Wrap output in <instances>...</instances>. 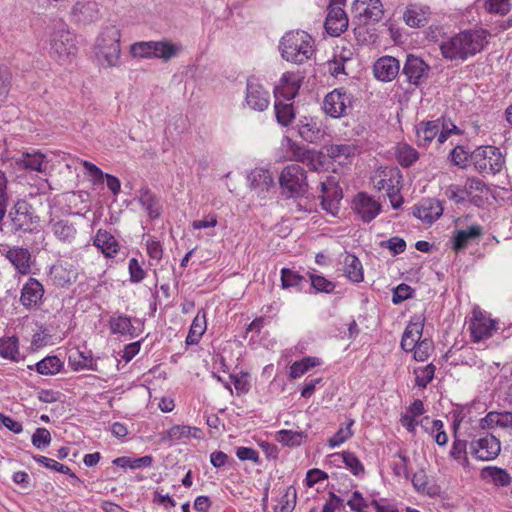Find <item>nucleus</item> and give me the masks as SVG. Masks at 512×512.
Here are the masks:
<instances>
[{
	"instance_id": "nucleus-1",
	"label": "nucleus",
	"mask_w": 512,
	"mask_h": 512,
	"mask_svg": "<svg viewBox=\"0 0 512 512\" xmlns=\"http://www.w3.org/2000/svg\"><path fill=\"white\" fill-rule=\"evenodd\" d=\"M486 43L483 30H466L443 40L440 44L442 56L450 61H465L479 53Z\"/></svg>"
},
{
	"instance_id": "nucleus-2",
	"label": "nucleus",
	"mask_w": 512,
	"mask_h": 512,
	"mask_svg": "<svg viewBox=\"0 0 512 512\" xmlns=\"http://www.w3.org/2000/svg\"><path fill=\"white\" fill-rule=\"evenodd\" d=\"M282 57L289 62L302 64L310 59L314 52V40L305 31H290L280 41Z\"/></svg>"
},
{
	"instance_id": "nucleus-3",
	"label": "nucleus",
	"mask_w": 512,
	"mask_h": 512,
	"mask_svg": "<svg viewBox=\"0 0 512 512\" xmlns=\"http://www.w3.org/2000/svg\"><path fill=\"white\" fill-rule=\"evenodd\" d=\"M120 39L121 33L116 26L109 25L102 29L95 44V53L102 66L118 65L121 54Z\"/></svg>"
},
{
	"instance_id": "nucleus-4",
	"label": "nucleus",
	"mask_w": 512,
	"mask_h": 512,
	"mask_svg": "<svg viewBox=\"0 0 512 512\" xmlns=\"http://www.w3.org/2000/svg\"><path fill=\"white\" fill-rule=\"evenodd\" d=\"M8 219L14 233H32L37 230L40 218L35 214L32 205L26 200H18L10 208Z\"/></svg>"
},
{
	"instance_id": "nucleus-5",
	"label": "nucleus",
	"mask_w": 512,
	"mask_h": 512,
	"mask_svg": "<svg viewBox=\"0 0 512 512\" xmlns=\"http://www.w3.org/2000/svg\"><path fill=\"white\" fill-rule=\"evenodd\" d=\"M279 184L286 197L303 196L308 190L305 169L298 164L287 165L279 176Z\"/></svg>"
},
{
	"instance_id": "nucleus-6",
	"label": "nucleus",
	"mask_w": 512,
	"mask_h": 512,
	"mask_svg": "<svg viewBox=\"0 0 512 512\" xmlns=\"http://www.w3.org/2000/svg\"><path fill=\"white\" fill-rule=\"evenodd\" d=\"M471 158L476 170L483 174L494 175L501 170L504 164L501 152L494 146L477 148Z\"/></svg>"
},
{
	"instance_id": "nucleus-7",
	"label": "nucleus",
	"mask_w": 512,
	"mask_h": 512,
	"mask_svg": "<svg viewBox=\"0 0 512 512\" xmlns=\"http://www.w3.org/2000/svg\"><path fill=\"white\" fill-rule=\"evenodd\" d=\"M0 254L13 266L20 275L31 272L33 259L31 252L22 246H8L0 243Z\"/></svg>"
},
{
	"instance_id": "nucleus-8",
	"label": "nucleus",
	"mask_w": 512,
	"mask_h": 512,
	"mask_svg": "<svg viewBox=\"0 0 512 512\" xmlns=\"http://www.w3.org/2000/svg\"><path fill=\"white\" fill-rule=\"evenodd\" d=\"M376 187L379 190L386 191L391 205L394 209L400 208L403 198L400 195L401 173L398 168H386L380 175Z\"/></svg>"
},
{
	"instance_id": "nucleus-9",
	"label": "nucleus",
	"mask_w": 512,
	"mask_h": 512,
	"mask_svg": "<svg viewBox=\"0 0 512 512\" xmlns=\"http://www.w3.org/2000/svg\"><path fill=\"white\" fill-rule=\"evenodd\" d=\"M353 96L343 88L334 89L328 93L323 102L324 112L332 118H341L347 115L352 107Z\"/></svg>"
},
{
	"instance_id": "nucleus-10",
	"label": "nucleus",
	"mask_w": 512,
	"mask_h": 512,
	"mask_svg": "<svg viewBox=\"0 0 512 512\" xmlns=\"http://www.w3.org/2000/svg\"><path fill=\"white\" fill-rule=\"evenodd\" d=\"M496 324L495 320L488 317L479 308H475L468 326L472 341L478 343L492 337L497 330Z\"/></svg>"
},
{
	"instance_id": "nucleus-11",
	"label": "nucleus",
	"mask_w": 512,
	"mask_h": 512,
	"mask_svg": "<svg viewBox=\"0 0 512 512\" xmlns=\"http://www.w3.org/2000/svg\"><path fill=\"white\" fill-rule=\"evenodd\" d=\"M51 52L63 62L76 54L75 39L72 33L65 27L55 30L51 35Z\"/></svg>"
},
{
	"instance_id": "nucleus-12",
	"label": "nucleus",
	"mask_w": 512,
	"mask_h": 512,
	"mask_svg": "<svg viewBox=\"0 0 512 512\" xmlns=\"http://www.w3.org/2000/svg\"><path fill=\"white\" fill-rule=\"evenodd\" d=\"M501 451L500 441L491 434L474 439L470 443V452L478 460L490 461L495 459Z\"/></svg>"
},
{
	"instance_id": "nucleus-13",
	"label": "nucleus",
	"mask_w": 512,
	"mask_h": 512,
	"mask_svg": "<svg viewBox=\"0 0 512 512\" xmlns=\"http://www.w3.org/2000/svg\"><path fill=\"white\" fill-rule=\"evenodd\" d=\"M430 67L421 58L409 55L404 64L402 75L414 86H420L429 76Z\"/></svg>"
},
{
	"instance_id": "nucleus-14",
	"label": "nucleus",
	"mask_w": 512,
	"mask_h": 512,
	"mask_svg": "<svg viewBox=\"0 0 512 512\" xmlns=\"http://www.w3.org/2000/svg\"><path fill=\"white\" fill-rule=\"evenodd\" d=\"M352 208L363 222L369 223L380 213L381 204L366 193H358L353 200Z\"/></svg>"
},
{
	"instance_id": "nucleus-15",
	"label": "nucleus",
	"mask_w": 512,
	"mask_h": 512,
	"mask_svg": "<svg viewBox=\"0 0 512 512\" xmlns=\"http://www.w3.org/2000/svg\"><path fill=\"white\" fill-rule=\"evenodd\" d=\"M269 92L258 83L257 79L249 78L247 81L246 104L255 111H264L270 103Z\"/></svg>"
},
{
	"instance_id": "nucleus-16",
	"label": "nucleus",
	"mask_w": 512,
	"mask_h": 512,
	"mask_svg": "<svg viewBox=\"0 0 512 512\" xmlns=\"http://www.w3.org/2000/svg\"><path fill=\"white\" fill-rule=\"evenodd\" d=\"M348 27V18L340 5L330 4L325 20V29L331 36H339Z\"/></svg>"
},
{
	"instance_id": "nucleus-17",
	"label": "nucleus",
	"mask_w": 512,
	"mask_h": 512,
	"mask_svg": "<svg viewBox=\"0 0 512 512\" xmlns=\"http://www.w3.org/2000/svg\"><path fill=\"white\" fill-rule=\"evenodd\" d=\"M443 213V207L439 200L434 198L423 199L413 209V215L421 221L431 224Z\"/></svg>"
},
{
	"instance_id": "nucleus-18",
	"label": "nucleus",
	"mask_w": 512,
	"mask_h": 512,
	"mask_svg": "<svg viewBox=\"0 0 512 512\" xmlns=\"http://www.w3.org/2000/svg\"><path fill=\"white\" fill-rule=\"evenodd\" d=\"M297 126L299 136L309 143H318L325 136V130L315 118L303 117L299 120Z\"/></svg>"
},
{
	"instance_id": "nucleus-19",
	"label": "nucleus",
	"mask_w": 512,
	"mask_h": 512,
	"mask_svg": "<svg viewBox=\"0 0 512 512\" xmlns=\"http://www.w3.org/2000/svg\"><path fill=\"white\" fill-rule=\"evenodd\" d=\"M43 296V285L37 279L30 277L21 289L20 302L26 308H33L41 302Z\"/></svg>"
},
{
	"instance_id": "nucleus-20",
	"label": "nucleus",
	"mask_w": 512,
	"mask_h": 512,
	"mask_svg": "<svg viewBox=\"0 0 512 512\" xmlns=\"http://www.w3.org/2000/svg\"><path fill=\"white\" fill-rule=\"evenodd\" d=\"M399 69V61L392 56L379 58L373 66L375 77L383 82L392 81L399 74Z\"/></svg>"
},
{
	"instance_id": "nucleus-21",
	"label": "nucleus",
	"mask_w": 512,
	"mask_h": 512,
	"mask_svg": "<svg viewBox=\"0 0 512 512\" xmlns=\"http://www.w3.org/2000/svg\"><path fill=\"white\" fill-rule=\"evenodd\" d=\"M247 180L249 182V186L252 190H254L259 196L269 190L270 187L274 184V178L272 173L263 168H255L253 169Z\"/></svg>"
},
{
	"instance_id": "nucleus-22",
	"label": "nucleus",
	"mask_w": 512,
	"mask_h": 512,
	"mask_svg": "<svg viewBox=\"0 0 512 512\" xmlns=\"http://www.w3.org/2000/svg\"><path fill=\"white\" fill-rule=\"evenodd\" d=\"M71 15L77 22L91 23L99 18V7L95 1H77Z\"/></svg>"
},
{
	"instance_id": "nucleus-23",
	"label": "nucleus",
	"mask_w": 512,
	"mask_h": 512,
	"mask_svg": "<svg viewBox=\"0 0 512 512\" xmlns=\"http://www.w3.org/2000/svg\"><path fill=\"white\" fill-rule=\"evenodd\" d=\"M300 85L301 79L297 74L286 72L275 87V93L282 96L286 101H290L298 94Z\"/></svg>"
},
{
	"instance_id": "nucleus-24",
	"label": "nucleus",
	"mask_w": 512,
	"mask_h": 512,
	"mask_svg": "<svg viewBox=\"0 0 512 512\" xmlns=\"http://www.w3.org/2000/svg\"><path fill=\"white\" fill-rule=\"evenodd\" d=\"M51 278L55 285L59 287H66L74 282L78 278V270L72 264H58L54 265L50 271Z\"/></svg>"
},
{
	"instance_id": "nucleus-25",
	"label": "nucleus",
	"mask_w": 512,
	"mask_h": 512,
	"mask_svg": "<svg viewBox=\"0 0 512 512\" xmlns=\"http://www.w3.org/2000/svg\"><path fill=\"white\" fill-rule=\"evenodd\" d=\"M53 235L62 243L73 244L76 241L78 230L76 225L68 219H60L51 223Z\"/></svg>"
},
{
	"instance_id": "nucleus-26",
	"label": "nucleus",
	"mask_w": 512,
	"mask_h": 512,
	"mask_svg": "<svg viewBox=\"0 0 512 512\" xmlns=\"http://www.w3.org/2000/svg\"><path fill=\"white\" fill-rule=\"evenodd\" d=\"M44 159L45 156L40 152H24L20 156L13 158V161L17 169L43 172L46 168Z\"/></svg>"
},
{
	"instance_id": "nucleus-27",
	"label": "nucleus",
	"mask_w": 512,
	"mask_h": 512,
	"mask_svg": "<svg viewBox=\"0 0 512 512\" xmlns=\"http://www.w3.org/2000/svg\"><path fill=\"white\" fill-rule=\"evenodd\" d=\"M82 165L87 170L89 175L92 177L94 183H100L103 179H106L108 189L114 194L117 195L120 192L121 183L119 179L111 174H105L102 170L97 167L95 164L89 161H82Z\"/></svg>"
},
{
	"instance_id": "nucleus-28",
	"label": "nucleus",
	"mask_w": 512,
	"mask_h": 512,
	"mask_svg": "<svg viewBox=\"0 0 512 512\" xmlns=\"http://www.w3.org/2000/svg\"><path fill=\"white\" fill-rule=\"evenodd\" d=\"M355 6L360 10V16L364 22H378L383 16V8L380 0H356Z\"/></svg>"
},
{
	"instance_id": "nucleus-29",
	"label": "nucleus",
	"mask_w": 512,
	"mask_h": 512,
	"mask_svg": "<svg viewBox=\"0 0 512 512\" xmlns=\"http://www.w3.org/2000/svg\"><path fill=\"white\" fill-rule=\"evenodd\" d=\"M440 120L420 122L416 127L417 143L426 147L439 135Z\"/></svg>"
},
{
	"instance_id": "nucleus-30",
	"label": "nucleus",
	"mask_w": 512,
	"mask_h": 512,
	"mask_svg": "<svg viewBox=\"0 0 512 512\" xmlns=\"http://www.w3.org/2000/svg\"><path fill=\"white\" fill-rule=\"evenodd\" d=\"M94 245L99 248L106 257H114L119 251V244L115 237L105 230H98L94 238Z\"/></svg>"
},
{
	"instance_id": "nucleus-31",
	"label": "nucleus",
	"mask_w": 512,
	"mask_h": 512,
	"mask_svg": "<svg viewBox=\"0 0 512 512\" xmlns=\"http://www.w3.org/2000/svg\"><path fill=\"white\" fill-rule=\"evenodd\" d=\"M482 235V228L479 225H472L467 229L458 230L453 238V249L461 251L468 244Z\"/></svg>"
},
{
	"instance_id": "nucleus-32",
	"label": "nucleus",
	"mask_w": 512,
	"mask_h": 512,
	"mask_svg": "<svg viewBox=\"0 0 512 512\" xmlns=\"http://www.w3.org/2000/svg\"><path fill=\"white\" fill-rule=\"evenodd\" d=\"M482 479L492 482L496 486L506 487L512 482L510 474L502 468L487 466L481 471Z\"/></svg>"
},
{
	"instance_id": "nucleus-33",
	"label": "nucleus",
	"mask_w": 512,
	"mask_h": 512,
	"mask_svg": "<svg viewBox=\"0 0 512 512\" xmlns=\"http://www.w3.org/2000/svg\"><path fill=\"white\" fill-rule=\"evenodd\" d=\"M139 203L146 210L150 219H157L161 215V205L157 197L147 188L139 192Z\"/></svg>"
},
{
	"instance_id": "nucleus-34",
	"label": "nucleus",
	"mask_w": 512,
	"mask_h": 512,
	"mask_svg": "<svg viewBox=\"0 0 512 512\" xmlns=\"http://www.w3.org/2000/svg\"><path fill=\"white\" fill-rule=\"evenodd\" d=\"M330 463L343 462L355 475H361L364 473V466L356 455L352 452L345 451L343 453H334L329 456Z\"/></svg>"
},
{
	"instance_id": "nucleus-35",
	"label": "nucleus",
	"mask_w": 512,
	"mask_h": 512,
	"mask_svg": "<svg viewBox=\"0 0 512 512\" xmlns=\"http://www.w3.org/2000/svg\"><path fill=\"white\" fill-rule=\"evenodd\" d=\"M423 326L420 323H410L402 336L401 347L406 352H412L416 345L421 341Z\"/></svg>"
},
{
	"instance_id": "nucleus-36",
	"label": "nucleus",
	"mask_w": 512,
	"mask_h": 512,
	"mask_svg": "<svg viewBox=\"0 0 512 512\" xmlns=\"http://www.w3.org/2000/svg\"><path fill=\"white\" fill-rule=\"evenodd\" d=\"M344 272L353 282L363 281V267L360 260L353 254L346 253L343 258Z\"/></svg>"
},
{
	"instance_id": "nucleus-37",
	"label": "nucleus",
	"mask_w": 512,
	"mask_h": 512,
	"mask_svg": "<svg viewBox=\"0 0 512 512\" xmlns=\"http://www.w3.org/2000/svg\"><path fill=\"white\" fill-rule=\"evenodd\" d=\"M356 147L352 144H331L325 147L326 155L338 163H343L355 155Z\"/></svg>"
},
{
	"instance_id": "nucleus-38",
	"label": "nucleus",
	"mask_w": 512,
	"mask_h": 512,
	"mask_svg": "<svg viewBox=\"0 0 512 512\" xmlns=\"http://www.w3.org/2000/svg\"><path fill=\"white\" fill-rule=\"evenodd\" d=\"M420 423L422 427L430 433L439 446H445L447 444L448 436L443 430V422L441 420L436 419L429 421V418L425 417L420 421Z\"/></svg>"
},
{
	"instance_id": "nucleus-39",
	"label": "nucleus",
	"mask_w": 512,
	"mask_h": 512,
	"mask_svg": "<svg viewBox=\"0 0 512 512\" xmlns=\"http://www.w3.org/2000/svg\"><path fill=\"white\" fill-rule=\"evenodd\" d=\"M153 58L168 61L175 57L181 50V46L169 41H152Z\"/></svg>"
},
{
	"instance_id": "nucleus-40",
	"label": "nucleus",
	"mask_w": 512,
	"mask_h": 512,
	"mask_svg": "<svg viewBox=\"0 0 512 512\" xmlns=\"http://www.w3.org/2000/svg\"><path fill=\"white\" fill-rule=\"evenodd\" d=\"M206 330V316L205 313L198 312L192 321L188 335L186 337V344H198L202 335Z\"/></svg>"
},
{
	"instance_id": "nucleus-41",
	"label": "nucleus",
	"mask_w": 512,
	"mask_h": 512,
	"mask_svg": "<svg viewBox=\"0 0 512 512\" xmlns=\"http://www.w3.org/2000/svg\"><path fill=\"white\" fill-rule=\"evenodd\" d=\"M274 109L277 122L282 126H289L295 119V109L292 103L276 101Z\"/></svg>"
},
{
	"instance_id": "nucleus-42",
	"label": "nucleus",
	"mask_w": 512,
	"mask_h": 512,
	"mask_svg": "<svg viewBox=\"0 0 512 512\" xmlns=\"http://www.w3.org/2000/svg\"><path fill=\"white\" fill-rule=\"evenodd\" d=\"M321 198H322V206L324 209L328 210L333 205L335 200L341 198V191L338 192V187L333 179H328L325 182H321Z\"/></svg>"
},
{
	"instance_id": "nucleus-43",
	"label": "nucleus",
	"mask_w": 512,
	"mask_h": 512,
	"mask_svg": "<svg viewBox=\"0 0 512 512\" xmlns=\"http://www.w3.org/2000/svg\"><path fill=\"white\" fill-rule=\"evenodd\" d=\"M403 18L405 23L410 27H423L427 23L425 12L415 5L406 8Z\"/></svg>"
},
{
	"instance_id": "nucleus-44",
	"label": "nucleus",
	"mask_w": 512,
	"mask_h": 512,
	"mask_svg": "<svg viewBox=\"0 0 512 512\" xmlns=\"http://www.w3.org/2000/svg\"><path fill=\"white\" fill-rule=\"evenodd\" d=\"M63 366L62 361L57 356H48L36 363V371L41 375H54L58 373Z\"/></svg>"
},
{
	"instance_id": "nucleus-45",
	"label": "nucleus",
	"mask_w": 512,
	"mask_h": 512,
	"mask_svg": "<svg viewBox=\"0 0 512 512\" xmlns=\"http://www.w3.org/2000/svg\"><path fill=\"white\" fill-rule=\"evenodd\" d=\"M305 437L303 432H296L292 430H280L276 434V440L283 446L297 447L302 444Z\"/></svg>"
},
{
	"instance_id": "nucleus-46",
	"label": "nucleus",
	"mask_w": 512,
	"mask_h": 512,
	"mask_svg": "<svg viewBox=\"0 0 512 512\" xmlns=\"http://www.w3.org/2000/svg\"><path fill=\"white\" fill-rule=\"evenodd\" d=\"M69 364L72 369L76 371L82 369L97 370L96 365L93 363L92 356L79 351L69 356Z\"/></svg>"
},
{
	"instance_id": "nucleus-47",
	"label": "nucleus",
	"mask_w": 512,
	"mask_h": 512,
	"mask_svg": "<svg viewBox=\"0 0 512 512\" xmlns=\"http://www.w3.org/2000/svg\"><path fill=\"white\" fill-rule=\"evenodd\" d=\"M110 328L113 334H133L134 327L132 326L130 317L119 315L111 317Z\"/></svg>"
},
{
	"instance_id": "nucleus-48",
	"label": "nucleus",
	"mask_w": 512,
	"mask_h": 512,
	"mask_svg": "<svg viewBox=\"0 0 512 512\" xmlns=\"http://www.w3.org/2000/svg\"><path fill=\"white\" fill-rule=\"evenodd\" d=\"M450 456L460 462L464 467H467L469 465L467 441L458 439L455 436V440L453 441L452 448L450 450Z\"/></svg>"
},
{
	"instance_id": "nucleus-49",
	"label": "nucleus",
	"mask_w": 512,
	"mask_h": 512,
	"mask_svg": "<svg viewBox=\"0 0 512 512\" xmlns=\"http://www.w3.org/2000/svg\"><path fill=\"white\" fill-rule=\"evenodd\" d=\"M33 458H34L35 461H37L38 463L44 465L46 468L55 470V471L63 473V474H67L71 478H75V479L78 480V478L76 477L75 473L72 472L71 469L68 466H66L64 464H61V463H59L56 460H53V459H50L48 457L41 456V455L34 456Z\"/></svg>"
},
{
	"instance_id": "nucleus-50",
	"label": "nucleus",
	"mask_w": 512,
	"mask_h": 512,
	"mask_svg": "<svg viewBox=\"0 0 512 512\" xmlns=\"http://www.w3.org/2000/svg\"><path fill=\"white\" fill-rule=\"evenodd\" d=\"M397 159L402 166L408 167L418 159V152L411 146L403 144L398 147Z\"/></svg>"
},
{
	"instance_id": "nucleus-51",
	"label": "nucleus",
	"mask_w": 512,
	"mask_h": 512,
	"mask_svg": "<svg viewBox=\"0 0 512 512\" xmlns=\"http://www.w3.org/2000/svg\"><path fill=\"white\" fill-rule=\"evenodd\" d=\"M304 281V277L288 268L281 270V287L287 289L297 287Z\"/></svg>"
},
{
	"instance_id": "nucleus-52",
	"label": "nucleus",
	"mask_w": 512,
	"mask_h": 512,
	"mask_svg": "<svg viewBox=\"0 0 512 512\" xmlns=\"http://www.w3.org/2000/svg\"><path fill=\"white\" fill-rule=\"evenodd\" d=\"M190 434V426L174 425L163 434L162 439L168 441H179L183 438H189Z\"/></svg>"
},
{
	"instance_id": "nucleus-53",
	"label": "nucleus",
	"mask_w": 512,
	"mask_h": 512,
	"mask_svg": "<svg viewBox=\"0 0 512 512\" xmlns=\"http://www.w3.org/2000/svg\"><path fill=\"white\" fill-rule=\"evenodd\" d=\"M414 359L416 361H426L433 352V343L429 339L421 340L413 349Z\"/></svg>"
},
{
	"instance_id": "nucleus-54",
	"label": "nucleus",
	"mask_w": 512,
	"mask_h": 512,
	"mask_svg": "<svg viewBox=\"0 0 512 512\" xmlns=\"http://www.w3.org/2000/svg\"><path fill=\"white\" fill-rule=\"evenodd\" d=\"M152 41L136 42L131 45V54L138 58H153Z\"/></svg>"
},
{
	"instance_id": "nucleus-55",
	"label": "nucleus",
	"mask_w": 512,
	"mask_h": 512,
	"mask_svg": "<svg viewBox=\"0 0 512 512\" xmlns=\"http://www.w3.org/2000/svg\"><path fill=\"white\" fill-rule=\"evenodd\" d=\"M485 9L489 13L506 15L510 11L509 0H486Z\"/></svg>"
},
{
	"instance_id": "nucleus-56",
	"label": "nucleus",
	"mask_w": 512,
	"mask_h": 512,
	"mask_svg": "<svg viewBox=\"0 0 512 512\" xmlns=\"http://www.w3.org/2000/svg\"><path fill=\"white\" fill-rule=\"evenodd\" d=\"M17 354L18 346L16 339L8 338L0 343V355L2 357L15 360Z\"/></svg>"
},
{
	"instance_id": "nucleus-57",
	"label": "nucleus",
	"mask_w": 512,
	"mask_h": 512,
	"mask_svg": "<svg viewBox=\"0 0 512 512\" xmlns=\"http://www.w3.org/2000/svg\"><path fill=\"white\" fill-rule=\"evenodd\" d=\"M435 373V366L428 364L424 368L416 372V384L419 387L425 388L433 379Z\"/></svg>"
},
{
	"instance_id": "nucleus-58",
	"label": "nucleus",
	"mask_w": 512,
	"mask_h": 512,
	"mask_svg": "<svg viewBox=\"0 0 512 512\" xmlns=\"http://www.w3.org/2000/svg\"><path fill=\"white\" fill-rule=\"evenodd\" d=\"M311 286L318 292L330 293L335 289V284L323 276L310 275Z\"/></svg>"
},
{
	"instance_id": "nucleus-59",
	"label": "nucleus",
	"mask_w": 512,
	"mask_h": 512,
	"mask_svg": "<svg viewBox=\"0 0 512 512\" xmlns=\"http://www.w3.org/2000/svg\"><path fill=\"white\" fill-rule=\"evenodd\" d=\"M381 247L389 249L393 255L401 254L406 249V242L403 238L392 237L386 241L380 243Z\"/></svg>"
},
{
	"instance_id": "nucleus-60",
	"label": "nucleus",
	"mask_w": 512,
	"mask_h": 512,
	"mask_svg": "<svg viewBox=\"0 0 512 512\" xmlns=\"http://www.w3.org/2000/svg\"><path fill=\"white\" fill-rule=\"evenodd\" d=\"M31 440L36 448L47 447L51 442V434L46 428H37Z\"/></svg>"
},
{
	"instance_id": "nucleus-61",
	"label": "nucleus",
	"mask_w": 512,
	"mask_h": 512,
	"mask_svg": "<svg viewBox=\"0 0 512 512\" xmlns=\"http://www.w3.org/2000/svg\"><path fill=\"white\" fill-rule=\"evenodd\" d=\"M413 289L407 284H400L393 290L392 302L399 304L412 297Z\"/></svg>"
},
{
	"instance_id": "nucleus-62",
	"label": "nucleus",
	"mask_w": 512,
	"mask_h": 512,
	"mask_svg": "<svg viewBox=\"0 0 512 512\" xmlns=\"http://www.w3.org/2000/svg\"><path fill=\"white\" fill-rule=\"evenodd\" d=\"M445 194L450 200L454 201L456 204L463 203L466 200V197L468 196L465 187L461 188L455 185L449 186Z\"/></svg>"
},
{
	"instance_id": "nucleus-63",
	"label": "nucleus",
	"mask_w": 512,
	"mask_h": 512,
	"mask_svg": "<svg viewBox=\"0 0 512 512\" xmlns=\"http://www.w3.org/2000/svg\"><path fill=\"white\" fill-rule=\"evenodd\" d=\"M128 268L131 282L139 283L145 278V271L142 269L137 259H130Z\"/></svg>"
},
{
	"instance_id": "nucleus-64",
	"label": "nucleus",
	"mask_w": 512,
	"mask_h": 512,
	"mask_svg": "<svg viewBox=\"0 0 512 512\" xmlns=\"http://www.w3.org/2000/svg\"><path fill=\"white\" fill-rule=\"evenodd\" d=\"M347 505L352 511L355 512H365V509L368 506L367 502L359 491L353 492L352 497L347 502Z\"/></svg>"
}]
</instances>
